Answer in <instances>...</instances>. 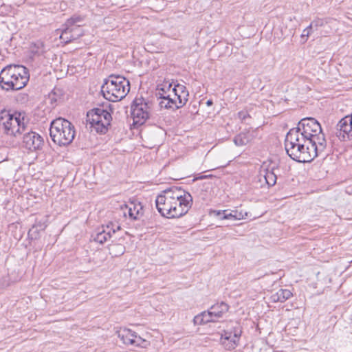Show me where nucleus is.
I'll return each mask as SVG.
<instances>
[{"label": "nucleus", "instance_id": "1", "mask_svg": "<svg viewBox=\"0 0 352 352\" xmlns=\"http://www.w3.org/2000/svg\"><path fill=\"white\" fill-rule=\"evenodd\" d=\"M296 131L289 130L286 135L285 148L287 154L298 162H311L324 151L319 150L314 144H309L307 141L302 140Z\"/></svg>", "mask_w": 352, "mask_h": 352}, {"label": "nucleus", "instance_id": "2", "mask_svg": "<svg viewBox=\"0 0 352 352\" xmlns=\"http://www.w3.org/2000/svg\"><path fill=\"white\" fill-rule=\"evenodd\" d=\"M29 79V70L22 65H8L0 72V86L6 91L23 89Z\"/></svg>", "mask_w": 352, "mask_h": 352}, {"label": "nucleus", "instance_id": "3", "mask_svg": "<svg viewBox=\"0 0 352 352\" xmlns=\"http://www.w3.org/2000/svg\"><path fill=\"white\" fill-rule=\"evenodd\" d=\"M291 130L296 131L302 140L307 141L309 144H314L319 150L324 151L327 146L324 134L320 123L314 118H305L300 120L297 127Z\"/></svg>", "mask_w": 352, "mask_h": 352}, {"label": "nucleus", "instance_id": "4", "mask_svg": "<svg viewBox=\"0 0 352 352\" xmlns=\"http://www.w3.org/2000/svg\"><path fill=\"white\" fill-rule=\"evenodd\" d=\"M23 113L3 109L0 111V133L10 138H18L27 131Z\"/></svg>", "mask_w": 352, "mask_h": 352}, {"label": "nucleus", "instance_id": "5", "mask_svg": "<svg viewBox=\"0 0 352 352\" xmlns=\"http://www.w3.org/2000/svg\"><path fill=\"white\" fill-rule=\"evenodd\" d=\"M130 90V82L120 75H110L104 79L101 92L105 99L118 102L126 97Z\"/></svg>", "mask_w": 352, "mask_h": 352}, {"label": "nucleus", "instance_id": "6", "mask_svg": "<svg viewBox=\"0 0 352 352\" xmlns=\"http://www.w3.org/2000/svg\"><path fill=\"white\" fill-rule=\"evenodd\" d=\"M75 133L74 126L63 118H56L50 123V137L60 146L69 145L74 139Z\"/></svg>", "mask_w": 352, "mask_h": 352}, {"label": "nucleus", "instance_id": "7", "mask_svg": "<svg viewBox=\"0 0 352 352\" xmlns=\"http://www.w3.org/2000/svg\"><path fill=\"white\" fill-rule=\"evenodd\" d=\"M112 116L111 113L104 107H96L87 113V122L94 128L97 133L105 134L111 124Z\"/></svg>", "mask_w": 352, "mask_h": 352}, {"label": "nucleus", "instance_id": "8", "mask_svg": "<svg viewBox=\"0 0 352 352\" xmlns=\"http://www.w3.org/2000/svg\"><path fill=\"white\" fill-rule=\"evenodd\" d=\"M171 219L179 218L186 214L192 205V197L191 195L186 192L182 187L177 186L175 194L173 195Z\"/></svg>", "mask_w": 352, "mask_h": 352}, {"label": "nucleus", "instance_id": "9", "mask_svg": "<svg viewBox=\"0 0 352 352\" xmlns=\"http://www.w3.org/2000/svg\"><path fill=\"white\" fill-rule=\"evenodd\" d=\"M177 186H173L168 188L159 195L155 199L157 210L160 214L167 219H171L172 206L173 204V195Z\"/></svg>", "mask_w": 352, "mask_h": 352}, {"label": "nucleus", "instance_id": "10", "mask_svg": "<svg viewBox=\"0 0 352 352\" xmlns=\"http://www.w3.org/2000/svg\"><path fill=\"white\" fill-rule=\"evenodd\" d=\"M152 102L142 97L136 98L131 105V114L135 122L143 124L149 118Z\"/></svg>", "mask_w": 352, "mask_h": 352}, {"label": "nucleus", "instance_id": "11", "mask_svg": "<svg viewBox=\"0 0 352 352\" xmlns=\"http://www.w3.org/2000/svg\"><path fill=\"white\" fill-rule=\"evenodd\" d=\"M173 83L169 81H164L157 86L156 96L162 99L160 102L161 108L172 109L173 104H175L172 98L171 89Z\"/></svg>", "mask_w": 352, "mask_h": 352}, {"label": "nucleus", "instance_id": "12", "mask_svg": "<svg viewBox=\"0 0 352 352\" xmlns=\"http://www.w3.org/2000/svg\"><path fill=\"white\" fill-rule=\"evenodd\" d=\"M241 333V327L238 324L230 331H224L221 337V342L226 349H234L238 345Z\"/></svg>", "mask_w": 352, "mask_h": 352}, {"label": "nucleus", "instance_id": "13", "mask_svg": "<svg viewBox=\"0 0 352 352\" xmlns=\"http://www.w3.org/2000/svg\"><path fill=\"white\" fill-rule=\"evenodd\" d=\"M23 145L30 151L41 149L43 145V138L37 133L30 131L23 133Z\"/></svg>", "mask_w": 352, "mask_h": 352}, {"label": "nucleus", "instance_id": "14", "mask_svg": "<svg viewBox=\"0 0 352 352\" xmlns=\"http://www.w3.org/2000/svg\"><path fill=\"white\" fill-rule=\"evenodd\" d=\"M336 135L342 141L349 140L352 136V114L342 118L336 125Z\"/></svg>", "mask_w": 352, "mask_h": 352}, {"label": "nucleus", "instance_id": "15", "mask_svg": "<svg viewBox=\"0 0 352 352\" xmlns=\"http://www.w3.org/2000/svg\"><path fill=\"white\" fill-rule=\"evenodd\" d=\"M171 93L174 96L173 100L175 102V104H173V109H180L186 104L189 93L186 86L179 83L174 85Z\"/></svg>", "mask_w": 352, "mask_h": 352}, {"label": "nucleus", "instance_id": "16", "mask_svg": "<svg viewBox=\"0 0 352 352\" xmlns=\"http://www.w3.org/2000/svg\"><path fill=\"white\" fill-rule=\"evenodd\" d=\"M123 213L124 216L128 214L129 218L132 220L140 219L144 214L143 206L140 202L137 201H132L129 202L127 204H124L122 206Z\"/></svg>", "mask_w": 352, "mask_h": 352}, {"label": "nucleus", "instance_id": "17", "mask_svg": "<svg viewBox=\"0 0 352 352\" xmlns=\"http://www.w3.org/2000/svg\"><path fill=\"white\" fill-rule=\"evenodd\" d=\"M257 129H248L241 132L234 138V142L238 146L251 143L257 136Z\"/></svg>", "mask_w": 352, "mask_h": 352}, {"label": "nucleus", "instance_id": "18", "mask_svg": "<svg viewBox=\"0 0 352 352\" xmlns=\"http://www.w3.org/2000/svg\"><path fill=\"white\" fill-rule=\"evenodd\" d=\"M116 230L112 227L110 228L109 225L106 226H102L101 228H98L96 231V234L92 236L94 240L100 244H103L111 236V233H115Z\"/></svg>", "mask_w": 352, "mask_h": 352}, {"label": "nucleus", "instance_id": "19", "mask_svg": "<svg viewBox=\"0 0 352 352\" xmlns=\"http://www.w3.org/2000/svg\"><path fill=\"white\" fill-rule=\"evenodd\" d=\"M213 213L217 216L219 217L220 219H234L241 220L245 218L248 216V212L243 213L241 211L232 210L229 212L228 210H214Z\"/></svg>", "mask_w": 352, "mask_h": 352}, {"label": "nucleus", "instance_id": "20", "mask_svg": "<svg viewBox=\"0 0 352 352\" xmlns=\"http://www.w3.org/2000/svg\"><path fill=\"white\" fill-rule=\"evenodd\" d=\"M209 309L216 320L218 321L219 318L223 317L224 314L228 311L229 306L228 304L221 302L211 306Z\"/></svg>", "mask_w": 352, "mask_h": 352}, {"label": "nucleus", "instance_id": "21", "mask_svg": "<svg viewBox=\"0 0 352 352\" xmlns=\"http://www.w3.org/2000/svg\"><path fill=\"white\" fill-rule=\"evenodd\" d=\"M116 334L125 344L131 345L133 336L135 337V332L127 328H120L116 331Z\"/></svg>", "mask_w": 352, "mask_h": 352}, {"label": "nucleus", "instance_id": "22", "mask_svg": "<svg viewBox=\"0 0 352 352\" xmlns=\"http://www.w3.org/2000/svg\"><path fill=\"white\" fill-rule=\"evenodd\" d=\"M265 174L263 177L265 182L269 186H273L276 183L277 179V171H279L277 167H272L270 169L267 168L264 170Z\"/></svg>", "mask_w": 352, "mask_h": 352}, {"label": "nucleus", "instance_id": "23", "mask_svg": "<svg viewBox=\"0 0 352 352\" xmlns=\"http://www.w3.org/2000/svg\"><path fill=\"white\" fill-rule=\"evenodd\" d=\"M292 296V293L289 289H280L275 294L272 296L274 302H283L288 300Z\"/></svg>", "mask_w": 352, "mask_h": 352}, {"label": "nucleus", "instance_id": "24", "mask_svg": "<svg viewBox=\"0 0 352 352\" xmlns=\"http://www.w3.org/2000/svg\"><path fill=\"white\" fill-rule=\"evenodd\" d=\"M84 21V16L80 15L74 14L68 19L65 23V25L67 27H74V26H80L81 27V23Z\"/></svg>", "mask_w": 352, "mask_h": 352}, {"label": "nucleus", "instance_id": "25", "mask_svg": "<svg viewBox=\"0 0 352 352\" xmlns=\"http://www.w3.org/2000/svg\"><path fill=\"white\" fill-rule=\"evenodd\" d=\"M60 38L65 43H69L73 40L72 34H71L70 27H67L63 25V28L61 30V34Z\"/></svg>", "mask_w": 352, "mask_h": 352}, {"label": "nucleus", "instance_id": "26", "mask_svg": "<svg viewBox=\"0 0 352 352\" xmlns=\"http://www.w3.org/2000/svg\"><path fill=\"white\" fill-rule=\"evenodd\" d=\"M71 34H72L73 40H76L82 36L84 34L82 29L80 26L70 27Z\"/></svg>", "mask_w": 352, "mask_h": 352}, {"label": "nucleus", "instance_id": "27", "mask_svg": "<svg viewBox=\"0 0 352 352\" xmlns=\"http://www.w3.org/2000/svg\"><path fill=\"white\" fill-rule=\"evenodd\" d=\"M202 317L204 318V324H207L208 322H217L216 319L214 318L210 309H208V311H203Z\"/></svg>", "mask_w": 352, "mask_h": 352}, {"label": "nucleus", "instance_id": "28", "mask_svg": "<svg viewBox=\"0 0 352 352\" xmlns=\"http://www.w3.org/2000/svg\"><path fill=\"white\" fill-rule=\"evenodd\" d=\"M146 341L142 339L140 336H138L135 333V337L133 336V342H131V345H135L138 346H143V344Z\"/></svg>", "mask_w": 352, "mask_h": 352}, {"label": "nucleus", "instance_id": "29", "mask_svg": "<svg viewBox=\"0 0 352 352\" xmlns=\"http://www.w3.org/2000/svg\"><path fill=\"white\" fill-rule=\"evenodd\" d=\"M237 117L239 119H240L242 122H245L247 119L250 118V114L248 113L247 111L242 110L237 113Z\"/></svg>", "mask_w": 352, "mask_h": 352}, {"label": "nucleus", "instance_id": "30", "mask_svg": "<svg viewBox=\"0 0 352 352\" xmlns=\"http://www.w3.org/2000/svg\"><path fill=\"white\" fill-rule=\"evenodd\" d=\"M193 322L195 325H203L204 324V318L202 317V312L197 314L194 317Z\"/></svg>", "mask_w": 352, "mask_h": 352}, {"label": "nucleus", "instance_id": "31", "mask_svg": "<svg viewBox=\"0 0 352 352\" xmlns=\"http://www.w3.org/2000/svg\"><path fill=\"white\" fill-rule=\"evenodd\" d=\"M313 29V24H310L308 27H307L303 31L301 34V37L303 38H307L309 34H311V30Z\"/></svg>", "mask_w": 352, "mask_h": 352}, {"label": "nucleus", "instance_id": "32", "mask_svg": "<svg viewBox=\"0 0 352 352\" xmlns=\"http://www.w3.org/2000/svg\"><path fill=\"white\" fill-rule=\"evenodd\" d=\"M113 248H117V251H118L119 254H122L124 253V247L120 244H116L113 245Z\"/></svg>", "mask_w": 352, "mask_h": 352}, {"label": "nucleus", "instance_id": "33", "mask_svg": "<svg viewBox=\"0 0 352 352\" xmlns=\"http://www.w3.org/2000/svg\"><path fill=\"white\" fill-rule=\"evenodd\" d=\"M311 24H313V28L314 27H319V26H322L323 25V21L322 19H318V20H315L314 21H312L311 23Z\"/></svg>", "mask_w": 352, "mask_h": 352}, {"label": "nucleus", "instance_id": "34", "mask_svg": "<svg viewBox=\"0 0 352 352\" xmlns=\"http://www.w3.org/2000/svg\"><path fill=\"white\" fill-rule=\"evenodd\" d=\"M109 225L110 226V228H112V227H113V228L116 230V232L117 230H120V226H118V225H115V224H114V223H110Z\"/></svg>", "mask_w": 352, "mask_h": 352}, {"label": "nucleus", "instance_id": "35", "mask_svg": "<svg viewBox=\"0 0 352 352\" xmlns=\"http://www.w3.org/2000/svg\"><path fill=\"white\" fill-rule=\"evenodd\" d=\"M36 47L39 50L40 48L43 47V43L42 42H38L36 44H35Z\"/></svg>", "mask_w": 352, "mask_h": 352}, {"label": "nucleus", "instance_id": "36", "mask_svg": "<svg viewBox=\"0 0 352 352\" xmlns=\"http://www.w3.org/2000/svg\"><path fill=\"white\" fill-rule=\"evenodd\" d=\"M212 104H213V102H212V100H208L206 101V105L207 106H211V105H212Z\"/></svg>", "mask_w": 352, "mask_h": 352}]
</instances>
